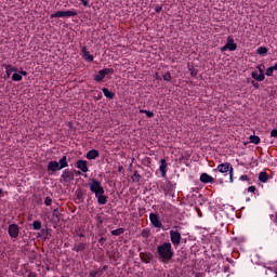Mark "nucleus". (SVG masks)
Wrapping results in <instances>:
<instances>
[{"label": "nucleus", "mask_w": 277, "mask_h": 277, "mask_svg": "<svg viewBox=\"0 0 277 277\" xmlns=\"http://www.w3.org/2000/svg\"><path fill=\"white\" fill-rule=\"evenodd\" d=\"M96 157H98V150H96V149H91L87 154V159L92 160V159H96Z\"/></svg>", "instance_id": "20"}, {"label": "nucleus", "mask_w": 277, "mask_h": 277, "mask_svg": "<svg viewBox=\"0 0 277 277\" xmlns=\"http://www.w3.org/2000/svg\"><path fill=\"white\" fill-rule=\"evenodd\" d=\"M89 187H90V190L96 195H100V194H105V188H103V186L101 185V182L92 179L91 182L89 183Z\"/></svg>", "instance_id": "3"}, {"label": "nucleus", "mask_w": 277, "mask_h": 277, "mask_svg": "<svg viewBox=\"0 0 277 277\" xmlns=\"http://www.w3.org/2000/svg\"><path fill=\"white\" fill-rule=\"evenodd\" d=\"M140 114H145L147 116V118H154L155 117V113H153L150 110L141 109Z\"/></svg>", "instance_id": "23"}, {"label": "nucleus", "mask_w": 277, "mask_h": 277, "mask_svg": "<svg viewBox=\"0 0 277 277\" xmlns=\"http://www.w3.org/2000/svg\"><path fill=\"white\" fill-rule=\"evenodd\" d=\"M252 85L255 87L256 90H259V82L252 81Z\"/></svg>", "instance_id": "42"}, {"label": "nucleus", "mask_w": 277, "mask_h": 277, "mask_svg": "<svg viewBox=\"0 0 277 277\" xmlns=\"http://www.w3.org/2000/svg\"><path fill=\"white\" fill-rule=\"evenodd\" d=\"M274 75V68L273 67H268L267 69H266V76L267 77H272Z\"/></svg>", "instance_id": "32"}, {"label": "nucleus", "mask_w": 277, "mask_h": 277, "mask_svg": "<svg viewBox=\"0 0 277 277\" xmlns=\"http://www.w3.org/2000/svg\"><path fill=\"white\" fill-rule=\"evenodd\" d=\"M237 50V43H235V40L233 39V37H227V42L226 44L221 48V51H236Z\"/></svg>", "instance_id": "5"}, {"label": "nucleus", "mask_w": 277, "mask_h": 277, "mask_svg": "<svg viewBox=\"0 0 277 277\" xmlns=\"http://www.w3.org/2000/svg\"><path fill=\"white\" fill-rule=\"evenodd\" d=\"M58 168H60L61 170H64V168H68V161H67L66 156H63L62 159H60V161H58Z\"/></svg>", "instance_id": "17"}, {"label": "nucleus", "mask_w": 277, "mask_h": 277, "mask_svg": "<svg viewBox=\"0 0 277 277\" xmlns=\"http://www.w3.org/2000/svg\"><path fill=\"white\" fill-rule=\"evenodd\" d=\"M114 72V69H102L98 71V74L95 76V81H103L107 75Z\"/></svg>", "instance_id": "8"}, {"label": "nucleus", "mask_w": 277, "mask_h": 277, "mask_svg": "<svg viewBox=\"0 0 277 277\" xmlns=\"http://www.w3.org/2000/svg\"><path fill=\"white\" fill-rule=\"evenodd\" d=\"M170 239L173 246H180L181 245V233L179 230H170Z\"/></svg>", "instance_id": "6"}, {"label": "nucleus", "mask_w": 277, "mask_h": 277, "mask_svg": "<svg viewBox=\"0 0 277 277\" xmlns=\"http://www.w3.org/2000/svg\"><path fill=\"white\" fill-rule=\"evenodd\" d=\"M81 53H82L83 60H85L87 62H94V56L90 54V52L88 51V49H85V47L82 48Z\"/></svg>", "instance_id": "10"}, {"label": "nucleus", "mask_w": 277, "mask_h": 277, "mask_svg": "<svg viewBox=\"0 0 277 277\" xmlns=\"http://www.w3.org/2000/svg\"><path fill=\"white\" fill-rule=\"evenodd\" d=\"M80 1L84 5V8H88L90 5V2H88L87 0H80Z\"/></svg>", "instance_id": "39"}, {"label": "nucleus", "mask_w": 277, "mask_h": 277, "mask_svg": "<svg viewBox=\"0 0 277 277\" xmlns=\"http://www.w3.org/2000/svg\"><path fill=\"white\" fill-rule=\"evenodd\" d=\"M248 192H250L251 194H254V192H256V187L250 186V187L248 188Z\"/></svg>", "instance_id": "37"}, {"label": "nucleus", "mask_w": 277, "mask_h": 277, "mask_svg": "<svg viewBox=\"0 0 277 277\" xmlns=\"http://www.w3.org/2000/svg\"><path fill=\"white\" fill-rule=\"evenodd\" d=\"M162 78L164 79V81H170L172 79V76L170 75V72H167L162 76Z\"/></svg>", "instance_id": "34"}, {"label": "nucleus", "mask_w": 277, "mask_h": 277, "mask_svg": "<svg viewBox=\"0 0 277 277\" xmlns=\"http://www.w3.org/2000/svg\"><path fill=\"white\" fill-rule=\"evenodd\" d=\"M12 81H23V76L21 74H13Z\"/></svg>", "instance_id": "25"}, {"label": "nucleus", "mask_w": 277, "mask_h": 277, "mask_svg": "<svg viewBox=\"0 0 277 277\" xmlns=\"http://www.w3.org/2000/svg\"><path fill=\"white\" fill-rule=\"evenodd\" d=\"M258 53H259V55H266V53H267V48H265V47H260V48L258 49Z\"/></svg>", "instance_id": "27"}, {"label": "nucleus", "mask_w": 277, "mask_h": 277, "mask_svg": "<svg viewBox=\"0 0 277 277\" xmlns=\"http://www.w3.org/2000/svg\"><path fill=\"white\" fill-rule=\"evenodd\" d=\"M52 202H53V199H51V197H45L44 199L45 207H51Z\"/></svg>", "instance_id": "29"}, {"label": "nucleus", "mask_w": 277, "mask_h": 277, "mask_svg": "<svg viewBox=\"0 0 277 277\" xmlns=\"http://www.w3.org/2000/svg\"><path fill=\"white\" fill-rule=\"evenodd\" d=\"M149 220L153 226H155V228H161L162 226L161 221H159V216L156 213H150Z\"/></svg>", "instance_id": "9"}, {"label": "nucleus", "mask_w": 277, "mask_h": 277, "mask_svg": "<svg viewBox=\"0 0 277 277\" xmlns=\"http://www.w3.org/2000/svg\"><path fill=\"white\" fill-rule=\"evenodd\" d=\"M272 68L273 70H277V63L274 66H272Z\"/></svg>", "instance_id": "45"}, {"label": "nucleus", "mask_w": 277, "mask_h": 277, "mask_svg": "<svg viewBox=\"0 0 277 277\" xmlns=\"http://www.w3.org/2000/svg\"><path fill=\"white\" fill-rule=\"evenodd\" d=\"M4 68H5V74H6L8 78L11 77L12 72H16L17 71V69L14 66H12V65H6Z\"/></svg>", "instance_id": "19"}, {"label": "nucleus", "mask_w": 277, "mask_h": 277, "mask_svg": "<svg viewBox=\"0 0 277 277\" xmlns=\"http://www.w3.org/2000/svg\"><path fill=\"white\" fill-rule=\"evenodd\" d=\"M239 181H249L248 175H241L239 177Z\"/></svg>", "instance_id": "41"}, {"label": "nucleus", "mask_w": 277, "mask_h": 277, "mask_svg": "<svg viewBox=\"0 0 277 277\" xmlns=\"http://www.w3.org/2000/svg\"><path fill=\"white\" fill-rule=\"evenodd\" d=\"M95 198H97L98 205H107V197L105 194L95 195Z\"/></svg>", "instance_id": "18"}, {"label": "nucleus", "mask_w": 277, "mask_h": 277, "mask_svg": "<svg viewBox=\"0 0 277 277\" xmlns=\"http://www.w3.org/2000/svg\"><path fill=\"white\" fill-rule=\"evenodd\" d=\"M201 183H213V177L207 173L200 175Z\"/></svg>", "instance_id": "14"}, {"label": "nucleus", "mask_w": 277, "mask_h": 277, "mask_svg": "<svg viewBox=\"0 0 277 277\" xmlns=\"http://www.w3.org/2000/svg\"><path fill=\"white\" fill-rule=\"evenodd\" d=\"M77 168L78 170H81V172H88V162H85L84 160H79L77 162Z\"/></svg>", "instance_id": "13"}, {"label": "nucleus", "mask_w": 277, "mask_h": 277, "mask_svg": "<svg viewBox=\"0 0 277 277\" xmlns=\"http://www.w3.org/2000/svg\"><path fill=\"white\" fill-rule=\"evenodd\" d=\"M123 233H124L123 228H117V229L111 230V235H115V237H118V236L122 235Z\"/></svg>", "instance_id": "24"}, {"label": "nucleus", "mask_w": 277, "mask_h": 277, "mask_svg": "<svg viewBox=\"0 0 277 277\" xmlns=\"http://www.w3.org/2000/svg\"><path fill=\"white\" fill-rule=\"evenodd\" d=\"M155 10L157 13H159L161 11V6H157Z\"/></svg>", "instance_id": "44"}, {"label": "nucleus", "mask_w": 277, "mask_h": 277, "mask_svg": "<svg viewBox=\"0 0 277 277\" xmlns=\"http://www.w3.org/2000/svg\"><path fill=\"white\" fill-rule=\"evenodd\" d=\"M8 233L10 235L11 239H16V237H18V235L21 233V228L18 227L17 224H11V225H9Z\"/></svg>", "instance_id": "7"}, {"label": "nucleus", "mask_w": 277, "mask_h": 277, "mask_svg": "<svg viewBox=\"0 0 277 277\" xmlns=\"http://www.w3.org/2000/svg\"><path fill=\"white\" fill-rule=\"evenodd\" d=\"M251 77L256 81H265V74H258L256 71H252Z\"/></svg>", "instance_id": "15"}, {"label": "nucleus", "mask_w": 277, "mask_h": 277, "mask_svg": "<svg viewBox=\"0 0 277 277\" xmlns=\"http://www.w3.org/2000/svg\"><path fill=\"white\" fill-rule=\"evenodd\" d=\"M142 235H143V237H149L150 232L148 229H143Z\"/></svg>", "instance_id": "35"}, {"label": "nucleus", "mask_w": 277, "mask_h": 277, "mask_svg": "<svg viewBox=\"0 0 277 277\" xmlns=\"http://www.w3.org/2000/svg\"><path fill=\"white\" fill-rule=\"evenodd\" d=\"M157 252L162 261H170L174 256V252H172V243L170 242L159 245Z\"/></svg>", "instance_id": "1"}, {"label": "nucleus", "mask_w": 277, "mask_h": 277, "mask_svg": "<svg viewBox=\"0 0 277 277\" xmlns=\"http://www.w3.org/2000/svg\"><path fill=\"white\" fill-rule=\"evenodd\" d=\"M62 179H64V181H68V179H70V172L64 171V173L62 174Z\"/></svg>", "instance_id": "31"}, {"label": "nucleus", "mask_w": 277, "mask_h": 277, "mask_svg": "<svg viewBox=\"0 0 277 277\" xmlns=\"http://www.w3.org/2000/svg\"><path fill=\"white\" fill-rule=\"evenodd\" d=\"M98 276H101V271H92L90 273V277H98Z\"/></svg>", "instance_id": "33"}, {"label": "nucleus", "mask_w": 277, "mask_h": 277, "mask_svg": "<svg viewBox=\"0 0 277 277\" xmlns=\"http://www.w3.org/2000/svg\"><path fill=\"white\" fill-rule=\"evenodd\" d=\"M133 181H140V175L137 174V172H135L134 174H133Z\"/></svg>", "instance_id": "38"}, {"label": "nucleus", "mask_w": 277, "mask_h": 277, "mask_svg": "<svg viewBox=\"0 0 277 277\" xmlns=\"http://www.w3.org/2000/svg\"><path fill=\"white\" fill-rule=\"evenodd\" d=\"M153 258L150 255H142L143 263H150Z\"/></svg>", "instance_id": "30"}, {"label": "nucleus", "mask_w": 277, "mask_h": 277, "mask_svg": "<svg viewBox=\"0 0 277 277\" xmlns=\"http://www.w3.org/2000/svg\"><path fill=\"white\" fill-rule=\"evenodd\" d=\"M28 277H36L34 274H29Z\"/></svg>", "instance_id": "47"}, {"label": "nucleus", "mask_w": 277, "mask_h": 277, "mask_svg": "<svg viewBox=\"0 0 277 277\" xmlns=\"http://www.w3.org/2000/svg\"><path fill=\"white\" fill-rule=\"evenodd\" d=\"M258 70L260 72V75H263V72H265V66H258Z\"/></svg>", "instance_id": "36"}, {"label": "nucleus", "mask_w": 277, "mask_h": 277, "mask_svg": "<svg viewBox=\"0 0 277 277\" xmlns=\"http://www.w3.org/2000/svg\"><path fill=\"white\" fill-rule=\"evenodd\" d=\"M190 75H192L193 77H196V72H195V71H192Z\"/></svg>", "instance_id": "46"}, {"label": "nucleus", "mask_w": 277, "mask_h": 277, "mask_svg": "<svg viewBox=\"0 0 277 277\" xmlns=\"http://www.w3.org/2000/svg\"><path fill=\"white\" fill-rule=\"evenodd\" d=\"M19 75H21V76L23 75V77H27V71L22 70V71L19 72Z\"/></svg>", "instance_id": "43"}, {"label": "nucleus", "mask_w": 277, "mask_h": 277, "mask_svg": "<svg viewBox=\"0 0 277 277\" xmlns=\"http://www.w3.org/2000/svg\"><path fill=\"white\" fill-rule=\"evenodd\" d=\"M48 170H49V172H57V170H62V169H60V162L50 161L48 163Z\"/></svg>", "instance_id": "11"}, {"label": "nucleus", "mask_w": 277, "mask_h": 277, "mask_svg": "<svg viewBox=\"0 0 277 277\" xmlns=\"http://www.w3.org/2000/svg\"><path fill=\"white\" fill-rule=\"evenodd\" d=\"M250 142L252 144H260L261 143V138L259 136H255V135H251L250 136Z\"/></svg>", "instance_id": "26"}, {"label": "nucleus", "mask_w": 277, "mask_h": 277, "mask_svg": "<svg viewBox=\"0 0 277 277\" xmlns=\"http://www.w3.org/2000/svg\"><path fill=\"white\" fill-rule=\"evenodd\" d=\"M216 170H217V172H221V174H226L229 172V181H230V183L234 182V180H233L234 169H233V166H230V163H228V162L221 163L217 166L216 169H214V172H216Z\"/></svg>", "instance_id": "2"}, {"label": "nucleus", "mask_w": 277, "mask_h": 277, "mask_svg": "<svg viewBox=\"0 0 277 277\" xmlns=\"http://www.w3.org/2000/svg\"><path fill=\"white\" fill-rule=\"evenodd\" d=\"M32 228L34 230H40L42 228V223L40 221H34Z\"/></svg>", "instance_id": "22"}, {"label": "nucleus", "mask_w": 277, "mask_h": 277, "mask_svg": "<svg viewBox=\"0 0 277 277\" xmlns=\"http://www.w3.org/2000/svg\"><path fill=\"white\" fill-rule=\"evenodd\" d=\"M259 181H261V183H267V181H269V175L267 174V172L265 171L260 172Z\"/></svg>", "instance_id": "16"}, {"label": "nucleus", "mask_w": 277, "mask_h": 277, "mask_svg": "<svg viewBox=\"0 0 277 277\" xmlns=\"http://www.w3.org/2000/svg\"><path fill=\"white\" fill-rule=\"evenodd\" d=\"M167 168H168V162H166V159H161L159 170L163 179H166V174L168 172Z\"/></svg>", "instance_id": "12"}, {"label": "nucleus", "mask_w": 277, "mask_h": 277, "mask_svg": "<svg viewBox=\"0 0 277 277\" xmlns=\"http://www.w3.org/2000/svg\"><path fill=\"white\" fill-rule=\"evenodd\" d=\"M75 250H76V252H83V250H85V245L80 243L75 247Z\"/></svg>", "instance_id": "28"}, {"label": "nucleus", "mask_w": 277, "mask_h": 277, "mask_svg": "<svg viewBox=\"0 0 277 277\" xmlns=\"http://www.w3.org/2000/svg\"><path fill=\"white\" fill-rule=\"evenodd\" d=\"M70 16H77V11H57L56 13H52L50 15L52 18H69Z\"/></svg>", "instance_id": "4"}, {"label": "nucleus", "mask_w": 277, "mask_h": 277, "mask_svg": "<svg viewBox=\"0 0 277 277\" xmlns=\"http://www.w3.org/2000/svg\"><path fill=\"white\" fill-rule=\"evenodd\" d=\"M102 92L106 98H114V93H111L107 88H103Z\"/></svg>", "instance_id": "21"}, {"label": "nucleus", "mask_w": 277, "mask_h": 277, "mask_svg": "<svg viewBox=\"0 0 277 277\" xmlns=\"http://www.w3.org/2000/svg\"><path fill=\"white\" fill-rule=\"evenodd\" d=\"M271 137H277V130H272Z\"/></svg>", "instance_id": "40"}]
</instances>
